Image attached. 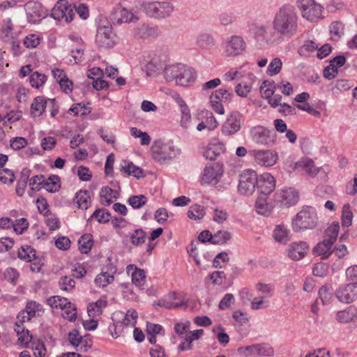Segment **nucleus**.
I'll return each instance as SVG.
<instances>
[{
  "label": "nucleus",
  "mask_w": 357,
  "mask_h": 357,
  "mask_svg": "<svg viewBox=\"0 0 357 357\" xmlns=\"http://www.w3.org/2000/svg\"><path fill=\"white\" fill-rule=\"evenodd\" d=\"M298 28V16L295 8L284 4L276 12L273 20V29L278 34L287 37L294 36Z\"/></svg>",
  "instance_id": "1"
},
{
  "label": "nucleus",
  "mask_w": 357,
  "mask_h": 357,
  "mask_svg": "<svg viewBox=\"0 0 357 357\" xmlns=\"http://www.w3.org/2000/svg\"><path fill=\"white\" fill-rule=\"evenodd\" d=\"M79 15L82 20H86L89 17V9L83 3L77 6H72L68 3L67 0H59L55 4L51 11V17L56 21L63 20L65 22H70L75 16V12Z\"/></svg>",
  "instance_id": "2"
},
{
  "label": "nucleus",
  "mask_w": 357,
  "mask_h": 357,
  "mask_svg": "<svg viewBox=\"0 0 357 357\" xmlns=\"http://www.w3.org/2000/svg\"><path fill=\"white\" fill-rule=\"evenodd\" d=\"M181 150L173 141L163 139L155 140L151 146L153 158L160 164L168 163L177 158Z\"/></svg>",
  "instance_id": "3"
},
{
  "label": "nucleus",
  "mask_w": 357,
  "mask_h": 357,
  "mask_svg": "<svg viewBox=\"0 0 357 357\" xmlns=\"http://www.w3.org/2000/svg\"><path fill=\"white\" fill-rule=\"evenodd\" d=\"M317 210L312 206H305L292 220V229L296 232L313 229L318 223Z\"/></svg>",
  "instance_id": "4"
},
{
  "label": "nucleus",
  "mask_w": 357,
  "mask_h": 357,
  "mask_svg": "<svg viewBox=\"0 0 357 357\" xmlns=\"http://www.w3.org/2000/svg\"><path fill=\"white\" fill-rule=\"evenodd\" d=\"M119 39L113 31L110 22L107 20H101L97 27L96 42L97 45L105 49L114 47Z\"/></svg>",
  "instance_id": "5"
},
{
  "label": "nucleus",
  "mask_w": 357,
  "mask_h": 357,
  "mask_svg": "<svg viewBox=\"0 0 357 357\" xmlns=\"http://www.w3.org/2000/svg\"><path fill=\"white\" fill-rule=\"evenodd\" d=\"M298 7L302 17L311 22H317L324 17V6L315 0H298Z\"/></svg>",
  "instance_id": "6"
},
{
  "label": "nucleus",
  "mask_w": 357,
  "mask_h": 357,
  "mask_svg": "<svg viewBox=\"0 0 357 357\" xmlns=\"http://www.w3.org/2000/svg\"><path fill=\"white\" fill-rule=\"evenodd\" d=\"M250 136L253 142L266 146H273L276 140L274 130L262 126H256L250 130Z\"/></svg>",
  "instance_id": "7"
},
{
  "label": "nucleus",
  "mask_w": 357,
  "mask_h": 357,
  "mask_svg": "<svg viewBox=\"0 0 357 357\" xmlns=\"http://www.w3.org/2000/svg\"><path fill=\"white\" fill-rule=\"evenodd\" d=\"M222 47L223 54L226 56H236L245 51L246 43L241 36L234 35L222 42Z\"/></svg>",
  "instance_id": "8"
},
{
  "label": "nucleus",
  "mask_w": 357,
  "mask_h": 357,
  "mask_svg": "<svg viewBox=\"0 0 357 357\" xmlns=\"http://www.w3.org/2000/svg\"><path fill=\"white\" fill-rule=\"evenodd\" d=\"M258 181L257 173L252 169L243 171L239 178L238 192L245 195H252L255 191Z\"/></svg>",
  "instance_id": "9"
},
{
  "label": "nucleus",
  "mask_w": 357,
  "mask_h": 357,
  "mask_svg": "<svg viewBox=\"0 0 357 357\" xmlns=\"http://www.w3.org/2000/svg\"><path fill=\"white\" fill-rule=\"evenodd\" d=\"M27 20L31 24H38L47 15V10L38 1H30L24 4Z\"/></svg>",
  "instance_id": "10"
},
{
  "label": "nucleus",
  "mask_w": 357,
  "mask_h": 357,
  "mask_svg": "<svg viewBox=\"0 0 357 357\" xmlns=\"http://www.w3.org/2000/svg\"><path fill=\"white\" fill-rule=\"evenodd\" d=\"M335 296L340 303H353L357 298V282L341 284L336 289Z\"/></svg>",
  "instance_id": "11"
},
{
  "label": "nucleus",
  "mask_w": 357,
  "mask_h": 357,
  "mask_svg": "<svg viewBox=\"0 0 357 357\" xmlns=\"http://www.w3.org/2000/svg\"><path fill=\"white\" fill-rule=\"evenodd\" d=\"M223 174L222 166L219 163L207 165L202 176V183L215 186Z\"/></svg>",
  "instance_id": "12"
},
{
  "label": "nucleus",
  "mask_w": 357,
  "mask_h": 357,
  "mask_svg": "<svg viewBox=\"0 0 357 357\" xmlns=\"http://www.w3.org/2000/svg\"><path fill=\"white\" fill-rule=\"evenodd\" d=\"M242 121V115L239 112L230 114L222 125V135L231 136L238 132L241 128Z\"/></svg>",
  "instance_id": "13"
},
{
  "label": "nucleus",
  "mask_w": 357,
  "mask_h": 357,
  "mask_svg": "<svg viewBox=\"0 0 357 357\" xmlns=\"http://www.w3.org/2000/svg\"><path fill=\"white\" fill-rule=\"evenodd\" d=\"M250 154L254 158L256 163L264 167L274 165L278 159V153L270 150H252Z\"/></svg>",
  "instance_id": "14"
},
{
  "label": "nucleus",
  "mask_w": 357,
  "mask_h": 357,
  "mask_svg": "<svg viewBox=\"0 0 357 357\" xmlns=\"http://www.w3.org/2000/svg\"><path fill=\"white\" fill-rule=\"evenodd\" d=\"M159 305L167 309L179 308L187 306L185 295L183 292H172L159 301Z\"/></svg>",
  "instance_id": "15"
},
{
  "label": "nucleus",
  "mask_w": 357,
  "mask_h": 357,
  "mask_svg": "<svg viewBox=\"0 0 357 357\" xmlns=\"http://www.w3.org/2000/svg\"><path fill=\"white\" fill-rule=\"evenodd\" d=\"M299 199V193L294 188L280 190L276 193V200L287 206L295 205Z\"/></svg>",
  "instance_id": "16"
},
{
  "label": "nucleus",
  "mask_w": 357,
  "mask_h": 357,
  "mask_svg": "<svg viewBox=\"0 0 357 357\" xmlns=\"http://www.w3.org/2000/svg\"><path fill=\"white\" fill-rule=\"evenodd\" d=\"M257 188L261 196L271 194L275 188V178L269 173L263 174L258 178Z\"/></svg>",
  "instance_id": "17"
},
{
  "label": "nucleus",
  "mask_w": 357,
  "mask_h": 357,
  "mask_svg": "<svg viewBox=\"0 0 357 357\" xmlns=\"http://www.w3.org/2000/svg\"><path fill=\"white\" fill-rule=\"evenodd\" d=\"M138 317L137 312L135 310H128L126 313L119 311L113 314L112 321H117L120 320L122 326H135Z\"/></svg>",
  "instance_id": "18"
},
{
  "label": "nucleus",
  "mask_w": 357,
  "mask_h": 357,
  "mask_svg": "<svg viewBox=\"0 0 357 357\" xmlns=\"http://www.w3.org/2000/svg\"><path fill=\"white\" fill-rule=\"evenodd\" d=\"M253 34L259 45H268L273 41V33L264 25L255 26Z\"/></svg>",
  "instance_id": "19"
},
{
  "label": "nucleus",
  "mask_w": 357,
  "mask_h": 357,
  "mask_svg": "<svg viewBox=\"0 0 357 357\" xmlns=\"http://www.w3.org/2000/svg\"><path fill=\"white\" fill-rule=\"evenodd\" d=\"M43 307L40 304L36 301H29L27 303L25 310L22 311L17 315L19 321L25 322L31 320L32 317L38 315L42 311Z\"/></svg>",
  "instance_id": "20"
},
{
  "label": "nucleus",
  "mask_w": 357,
  "mask_h": 357,
  "mask_svg": "<svg viewBox=\"0 0 357 357\" xmlns=\"http://www.w3.org/2000/svg\"><path fill=\"white\" fill-rule=\"evenodd\" d=\"M309 250V245L305 241L294 242L289 245L287 250L288 256L293 260L303 259Z\"/></svg>",
  "instance_id": "21"
},
{
  "label": "nucleus",
  "mask_w": 357,
  "mask_h": 357,
  "mask_svg": "<svg viewBox=\"0 0 357 357\" xmlns=\"http://www.w3.org/2000/svg\"><path fill=\"white\" fill-rule=\"evenodd\" d=\"M50 101L52 105L55 102V99H46L43 96L36 97L30 107V114L33 118H37L43 116L45 112L47 101Z\"/></svg>",
  "instance_id": "22"
},
{
  "label": "nucleus",
  "mask_w": 357,
  "mask_h": 357,
  "mask_svg": "<svg viewBox=\"0 0 357 357\" xmlns=\"http://www.w3.org/2000/svg\"><path fill=\"white\" fill-rule=\"evenodd\" d=\"M127 271L131 274L132 282L139 289H144L146 282V273L143 269L137 268L134 264L127 266Z\"/></svg>",
  "instance_id": "23"
},
{
  "label": "nucleus",
  "mask_w": 357,
  "mask_h": 357,
  "mask_svg": "<svg viewBox=\"0 0 357 357\" xmlns=\"http://www.w3.org/2000/svg\"><path fill=\"white\" fill-rule=\"evenodd\" d=\"M181 68L176 84L182 86H188L195 81L196 73L192 68L185 65L183 64Z\"/></svg>",
  "instance_id": "24"
},
{
  "label": "nucleus",
  "mask_w": 357,
  "mask_h": 357,
  "mask_svg": "<svg viewBox=\"0 0 357 357\" xmlns=\"http://www.w3.org/2000/svg\"><path fill=\"white\" fill-rule=\"evenodd\" d=\"M133 33L141 38H155L160 34V31L157 26L143 24L136 27L133 30Z\"/></svg>",
  "instance_id": "25"
},
{
  "label": "nucleus",
  "mask_w": 357,
  "mask_h": 357,
  "mask_svg": "<svg viewBox=\"0 0 357 357\" xmlns=\"http://www.w3.org/2000/svg\"><path fill=\"white\" fill-rule=\"evenodd\" d=\"M225 151V145L221 142L210 143L204 152V156L210 160H215L222 153Z\"/></svg>",
  "instance_id": "26"
},
{
  "label": "nucleus",
  "mask_w": 357,
  "mask_h": 357,
  "mask_svg": "<svg viewBox=\"0 0 357 357\" xmlns=\"http://www.w3.org/2000/svg\"><path fill=\"white\" fill-rule=\"evenodd\" d=\"M74 202L77 208L82 210H86L91 205V197L89 192L86 190H80L75 193Z\"/></svg>",
  "instance_id": "27"
},
{
  "label": "nucleus",
  "mask_w": 357,
  "mask_h": 357,
  "mask_svg": "<svg viewBox=\"0 0 357 357\" xmlns=\"http://www.w3.org/2000/svg\"><path fill=\"white\" fill-rule=\"evenodd\" d=\"M176 101L179 107L181 113V125L182 127L187 128L191 120V114L189 107L185 100L181 97H178Z\"/></svg>",
  "instance_id": "28"
},
{
  "label": "nucleus",
  "mask_w": 357,
  "mask_h": 357,
  "mask_svg": "<svg viewBox=\"0 0 357 357\" xmlns=\"http://www.w3.org/2000/svg\"><path fill=\"white\" fill-rule=\"evenodd\" d=\"M121 171L129 176H133L137 178L144 176L142 169L135 165L132 162L123 160L121 163Z\"/></svg>",
  "instance_id": "29"
},
{
  "label": "nucleus",
  "mask_w": 357,
  "mask_h": 357,
  "mask_svg": "<svg viewBox=\"0 0 357 357\" xmlns=\"http://www.w3.org/2000/svg\"><path fill=\"white\" fill-rule=\"evenodd\" d=\"M293 169L304 171L309 176H312L318 172L314 167V162L310 159H303L295 162Z\"/></svg>",
  "instance_id": "30"
},
{
  "label": "nucleus",
  "mask_w": 357,
  "mask_h": 357,
  "mask_svg": "<svg viewBox=\"0 0 357 357\" xmlns=\"http://www.w3.org/2000/svg\"><path fill=\"white\" fill-rule=\"evenodd\" d=\"M275 241L281 244H286L289 241V231L284 225L275 226L273 232Z\"/></svg>",
  "instance_id": "31"
},
{
  "label": "nucleus",
  "mask_w": 357,
  "mask_h": 357,
  "mask_svg": "<svg viewBox=\"0 0 357 357\" xmlns=\"http://www.w3.org/2000/svg\"><path fill=\"white\" fill-rule=\"evenodd\" d=\"M333 243L324 239L319 243L314 248L315 255L321 256L322 259L328 258L332 252V245Z\"/></svg>",
  "instance_id": "32"
},
{
  "label": "nucleus",
  "mask_w": 357,
  "mask_h": 357,
  "mask_svg": "<svg viewBox=\"0 0 357 357\" xmlns=\"http://www.w3.org/2000/svg\"><path fill=\"white\" fill-rule=\"evenodd\" d=\"M182 66L181 63L167 66L164 69V77L166 81L169 82H175L176 83Z\"/></svg>",
  "instance_id": "33"
},
{
  "label": "nucleus",
  "mask_w": 357,
  "mask_h": 357,
  "mask_svg": "<svg viewBox=\"0 0 357 357\" xmlns=\"http://www.w3.org/2000/svg\"><path fill=\"white\" fill-rule=\"evenodd\" d=\"M195 119L200 122H204L205 124L211 125L213 127L217 128L218 122L215 120L213 113L207 109H202L197 112Z\"/></svg>",
  "instance_id": "34"
},
{
  "label": "nucleus",
  "mask_w": 357,
  "mask_h": 357,
  "mask_svg": "<svg viewBox=\"0 0 357 357\" xmlns=\"http://www.w3.org/2000/svg\"><path fill=\"white\" fill-rule=\"evenodd\" d=\"M107 301L103 299H99L94 303H89L87 307L88 314L90 317H96L102 312V309L107 306Z\"/></svg>",
  "instance_id": "35"
},
{
  "label": "nucleus",
  "mask_w": 357,
  "mask_h": 357,
  "mask_svg": "<svg viewBox=\"0 0 357 357\" xmlns=\"http://www.w3.org/2000/svg\"><path fill=\"white\" fill-rule=\"evenodd\" d=\"M197 46L202 50H209L215 45V40L208 33L199 34L196 40Z\"/></svg>",
  "instance_id": "36"
},
{
  "label": "nucleus",
  "mask_w": 357,
  "mask_h": 357,
  "mask_svg": "<svg viewBox=\"0 0 357 357\" xmlns=\"http://www.w3.org/2000/svg\"><path fill=\"white\" fill-rule=\"evenodd\" d=\"M256 291L258 296L267 300L272 297L274 294L275 287L271 284H264L259 282L256 284Z\"/></svg>",
  "instance_id": "37"
},
{
  "label": "nucleus",
  "mask_w": 357,
  "mask_h": 357,
  "mask_svg": "<svg viewBox=\"0 0 357 357\" xmlns=\"http://www.w3.org/2000/svg\"><path fill=\"white\" fill-rule=\"evenodd\" d=\"M159 1H146L142 4V8L146 15L159 18Z\"/></svg>",
  "instance_id": "38"
},
{
  "label": "nucleus",
  "mask_w": 357,
  "mask_h": 357,
  "mask_svg": "<svg viewBox=\"0 0 357 357\" xmlns=\"http://www.w3.org/2000/svg\"><path fill=\"white\" fill-rule=\"evenodd\" d=\"M319 298L324 305H329L333 298V288L331 284H326L319 290Z\"/></svg>",
  "instance_id": "39"
},
{
  "label": "nucleus",
  "mask_w": 357,
  "mask_h": 357,
  "mask_svg": "<svg viewBox=\"0 0 357 357\" xmlns=\"http://www.w3.org/2000/svg\"><path fill=\"white\" fill-rule=\"evenodd\" d=\"M356 311L354 306H349L343 310L338 311L336 319L339 322L348 323L355 317Z\"/></svg>",
  "instance_id": "40"
},
{
  "label": "nucleus",
  "mask_w": 357,
  "mask_h": 357,
  "mask_svg": "<svg viewBox=\"0 0 357 357\" xmlns=\"http://www.w3.org/2000/svg\"><path fill=\"white\" fill-rule=\"evenodd\" d=\"M17 256L20 259L31 262L36 259V250L30 245H23L19 249Z\"/></svg>",
  "instance_id": "41"
},
{
  "label": "nucleus",
  "mask_w": 357,
  "mask_h": 357,
  "mask_svg": "<svg viewBox=\"0 0 357 357\" xmlns=\"http://www.w3.org/2000/svg\"><path fill=\"white\" fill-rule=\"evenodd\" d=\"M93 244L92 235L89 234H84L78 241L79 251L83 254L89 253Z\"/></svg>",
  "instance_id": "42"
},
{
  "label": "nucleus",
  "mask_w": 357,
  "mask_h": 357,
  "mask_svg": "<svg viewBox=\"0 0 357 357\" xmlns=\"http://www.w3.org/2000/svg\"><path fill=\"white\" fill-rule=\"evenodd\" d=\"M43 188L49 192H56L60 189V178L56 175H52L43 183Z\"/></svg>",
  "instance_id": "43"
},
{
  "label": "nucleus",
  "mask_w": 357,
  "mask_h": 357,
  "mask_svg": "<svg viewBox=\"0 0 357 357\" xmlns=\"http://www.w3.org/2000/svg\"><path fill=\"white\" fill-rule=\"evenodd\" d=\"M115 192L109 187H102L100 192V201L104 206H109L112 203V199H116Z\"/></svg>",
  "instance_id": "44"
},
{
  "label": "nucleus",
  "mask_w": 357,
  "mask_h": 357,
  "mask_svg": "<svg viewBox=\"0 0 357 357\" xmlns=\"http://www.w3.org/2000/svg\"><path fill=\"white\" fill-rule=\"evenodd\" d=\"M29 80L33 88L40 89L45 84L47 77L45 74L40 73L38 71H34L31 73Z\"/></svg>",
  "instance_id": "45"
},
{
  "label": "nucleus",
  "mask_w": 357,
  "mask_h": 357,
  "mask_svg": "<svg viewBox=\"0 0 357 357\" xmlns=\"http://www.w3.org/2000/svg\"><path fill=\"white\" fill-rule=\"evenodd\" d=\"M255 208L257 213L268 216L272 210V207L268 204L266 200V197L262 196L259 197L255 203Z\"/></svg>",
  "instance_id": "46"
},
{
  "label": "nucleus",
  "mask_w": 357,
  "mask_h": 357,
  "mask_svg": "<svg viewBox=\"0 0 357 357\" xmlns=\"http://www.w3.org/2000/svg\"><path fill=\"white\" fill-rule=\"evenodd\" d=\"M318 50V45L313 40H306L298 49V54L305 57L309 56L312 53Z\"/></svg>",
  "instance_id": "47"
},
{
  "label": "nucleus",
  "mask_w": 357,
  "mask_h": 357,
  "mask_svg": "<svg viewBox=\"0 0 357 357\" xmlns=\"http://www.w3.org/2000/svg\"><path fill=\"white\" fill-rule=\"evenodd\" d=\"M190 325L191 323L188 320H184L176 323L174 325V331L181 338L185 340L188 335Z\"/></svg>",
  "instance_id": "48"
},
{
  "label": "nucleus",
  "mask_w": 357,
  "mask_h": 357,
  "mask_svg": "<svg viewBox=\"0 0 357 357\" xmlns=\"http://www.w3.org/2000/svg\"><path fill=\"white\" fill-rule=\"evenodd\" d=\"M205 215V211L202 206L199 204L192 205L188 211V217L195 220H199Z\"/></svg>",
  "instance_id": "49"
},
{
  "label": "nucleus",
  "mask_w": 357,
  "mask_h": 357,
  "mask_svg": "<svg viewBox=\"0 0 357 357\" xmlns=\"http://www.w3.org/2000/svg\"><path fill=\"white\" fill-rule=\"evenodd\" d=\"M47 304L52 308L63 309L66 305L70 304V301L64 297L59 296H53L47 298Z\"/></svg>",
  "instance_id": "50"
},
{
  "label": "nucleus",
  "mask_w": 357,
  "mask_h": 357,
  "mask_svg": "<svg viewBox=\"0 0 357 357\" xmlns=\"http://www.w3.org/2000/svg\"><path fill=\"white\" fill-rule=\"evenodd\" d=\"M340 229L337 222H333L325 231V238L334 243L336 241Z\"/></svg>",
  "instance_id": "51"
},
{
  "label": "nucleus",
  "mask_w": 357,
  "mask_h": 357,
  "mask_svg": "<svg viewBox=\"0 0 357 357\" xmlns=\"http://www.w3.org/2000/svg\"><path fill=\"white\" fill-rule=\"evenodd\" d=\"M147 202V198L144 195H132L130 196L127 203L131 206L134 209H138L144 206Z\"/></svg>",
  "instance_id": "52"
},
{
  "label": "nucleus",
  "mask_w": 357,
  "mask_h": 357,
  "mask_svg": "<svg viewBox=\"0 0 357 357\" xmlns=\"http://www.w3.org/2000/svg\"><path fill=\"white\" fill-rule=\"evenodd\" d=\"M330 33L333 40H338L344 34V24L340 22H333L330 26Z\"/></svg>",
  "instance_id": "53"
},
{
  "label": "nucleus",
  "mask_w": 357,
  "mask_h": 357,
  "mask_svg": "<svg viewBox=\"0 0 357 357\" xmlns=\"http://www.w3.org/2000/svg\"><path fill=\"white\" fill-rule=\"evenodd\" d=\"M114 280V276L101 272L96 277L94 282L97 287L104 288L111 284Z\"/></svg>",
  "instance_id": "54"
},
{
  "label": "nucleus",
  "mask_w": 357,
  "mask_h": 357,
  "mask_svg": "<svg viewBox=\"0 0 357 357\" xmlns=\"http://www.w3.org/2000/svg\"><path fill=\"white\" fill-rule=\"evenodd\" d=\"M146 233L142 229H136L130 235V242L134 245H139L144 243Z\"/></svg>",
  "instance_id": "55"
},
{
  "label": "nucleus",
  "mask_w": 357,
  "mask_h": 357,
  "mask_svg": "<svg viewBox=\"0 0 357 357\" xmlns=\"http://www.w3.org/2000/svg\"><path fill=\"white\" fill-rule=\"evenodd\" d=\"M231 238V234L225 230H220L215 232L213 236V244L222 245L227 243Z\"/></svg>",
  "instance_id": "56"
},
{
  "label": "nucleus",
  "mask_w": 357,
  "mask_h": 357,
  "mask_svg": "<svg viewBox=\"0 0 357 357\" xmlns=\"http://www.w3.org/2000/svg\"><path fill=\"white\" fill-rule=\"evenodd\" d=\"M137 20L138 17L132 11L126 8H122L120 10V17L117 20V23H130Z\"/></svg>",
  "instance_id": "57"
},
{
  "label": "nucleus",
  "mask_w": 357,
  "mask_h": 357,
  "mask_svg": "<svg viewBox=\"0 0 357 357\" xmlns=\"http://www.w3.org/2000/svg\"><path fill=\"white\" fill-rule=\"evenodd\" d=\"M353 213L350 208L349 204H344L342 207V225L344 227H348L352 224Z\"/></svg>",
  "instance_id": "58"
},
{
  "label": "nucleus",
  "mask_w": 357,
  "mask_h": 357,
  "mask_svg": "<svg viewBox=\"0 0 357 357\" xmlns=\"http://www.w3.org/2000/svg\"><path fill=\"white\" fill-rule=\"evenodd\" d=\"M275 88L274 82L264 81L260 86L261 96L266 99L271 98L274 94Z\"/></svg>",
  "instance_id": "59"
},
{
  "label": "nucleus",
  "mask_w": 357,
  "mask_h": 357,
  "mask_svg": "<svg viewBox=\"0 0 357 357\" xmlns=\"http://www.w3.org/2000/svg\"><path fill=\"white\" fill-rule=\"evenodd\" d=\"M59 286L62 291H72L75 286V282L69 276H63L59 281Z\"/></svg>",
  "instance_id": "60"
},
{
  "label": "nucleus",
  "mask_w": 357,
  "mask_h": 357,
  "mask_svg": "<svg viewBox=\"0 0 357 357\" xmlns=\"http://www.w3.org/2000/svg\"><path fill=\"white\" fill-rule=\"evenodd\" d=\"M282 66V62L280 59H273L268 66L266 73L270 76H273L280 73Z\"/></svg>",
  "instance_id": "61"
},
{
  "label": "nucleus",
  "mask_w": 357,
  "mask_h": 357,
  "mask_svg": "<svg viewBox=\"0 0 357 357\" xmlns=\"http://www.w3.org/2000/svg\"><path fill=\"white\" fill-rule=\"evenodd\" d=\"M62 316L63 318L68 319L70 321H73L77 318V309L75 306L70 302V304L66 305L62 309Z\"/></svg>",
  "instance_id": "62"
},
{
  "label": "nucleus",
  "mask_w": 357,
  "mask_h": 357,
  "mask_svg": "<svg viewBox=\"0 0 357 357\" xmlns=\"http://www.w3.org/2000/svg\"><path fill=\"white\" fill-rule=\"evenodd\" d=\"M159 18H165L169 17L174 11V6L167 1L159 2Z\"/></svg>",
  "instance_id": "63"
},
{
  "label": "nucleus",
  "mask_w": 357,
  "mask_h": 357,
  "mask_svg": "<svg viewBox=\"0 0 357 357\" xmlns=\"http://www.w3.org/2000/svg\"><path fill=\"white\" fill-rule=\"evenodd\" d=\"M238 353L243 357H257V344L241 347Z\"/></svg>",
  "instance_id": "64"
}]
</instances>
